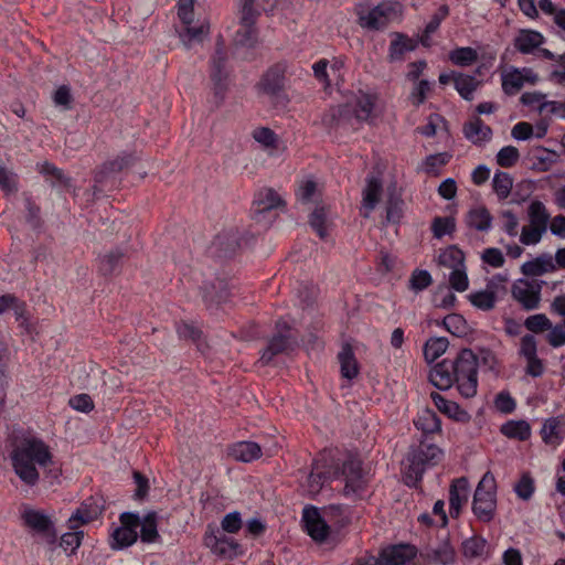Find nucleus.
Returning a JSON list of instances; mask_svg holds the SVG:
<instances>
[{
    "mask_svg": "<svg viewBox=\"0 0 565 565\" xmlns=\"http://www.w3.org/2000/svg\"><path fill=\"white\" fill-rule=\"evenodd\" d=\"M501 433L509 438L526 440L531 436V427L525 420H510L502 425Z\"/></svg>",
    "mask_w": 565,
    "mask_h": 565,
    "instance_id": "44",
    "label": "nucleus"
},
{
    "mask_svg": "<svg viewBox=\"0 0 565 565\" xmlns=\"http://www.w3.org/2000/svg\"><path fill=\"white\" fill-rule=\"evenodd\" d=\"M284 205V200L274 189H263L257 193L254 201V212L256 214H263Z\"/></svg>",
    "mask_w": 565,
    "mask_h": 565,
    "instance_id": "29",
    "label": "nucleus"
},
{
    "mask_svg": "<svg viewBox=\"0 0 565 565\" xmlns=\"http://www.w3.org/2000/svg\"><path fill=\"white\" fill-rule=\"evenodd\" d=\"M40 173L47 178H51L52 185H62L66 189L72 186V180L64 172L49 161H44L38 164Z\"/></svg>",
    "mask_w": 565,
    "mask_h": 565,
    "instance_id": "38",
    "label": "nucleus"
},
{
    "mask_svg": "<svg viewBox=\"0 0 565 565\" xmlns=\"http://www.w3.org/2000/svg\"><path fill=\"white\" fill-rule=\"evenodd\" d=\"M177 332L180 338L191 340L193 343H195L201 352H204L205 348L207 347L206 343L202 340V331L191 323L182 322L178 324Z\"/></svg>",
    "mask_w": 565,
    "mask_h": 565,
    "instance_id": "52",
    "label": "nucleus"
},
{
    "mask_svg": "<svg viewBox=\"0 0 565 565\" xmlns=\"http://www.w3.org/2000/svg\"><path fill=\"white\" fill-rule=\"evenodd\" d=\"M329 466V455L323 452L321 455V458L315 460L312 462V470L310 475L307 478L305 490L308 493L309 497L317 495L324 482L333 477L331 470H327V467Z\"/></svg>",
    "mask_w": 565,
    "mask_h": 565,
    "instance_id": "16",
    "label": "nucleus"
},
{
    "mask_svg": "<svg viewBox=\"0 0 565 565\" xmlns=\"http://www.w3.org/2000/svg\"><path fill=\"white\" fill-rule=\"evenodd\" d=\"M338 360L342 377L353 380L359 375V364L350 344L345 343L342 345Z\"/></svg>",
    "mask_w": 565,
    "mask_h": 565,
    "instance_id": "31",
    "label": "nucleus"
},
{
    "mask_svg": "<svg viewBox=\"0 0 565 565\" xmlns=\"http://www.w3.org/2000/svg\"><path fill=\"white\" fill-rule=\"evenodd\" d=\"M286 71L287 65L282 62L270 66L257 83L258 90L270 98H280L285 90Z\"/></svg>",
    "mask_w": 565,
    "mask_h": 565,
    "instance_id": "12",
    "label": "nucleus"
},
{
    "mask_svg": "<svg viewBox=\"0 0 565 565\" xmlns=\"http://www.w3.org/2000/svg\"><path fill=\"white\" fill-rule=\"evenodd\" d=\"M401 12L402 6L398 2H382L367 12L359 11V23L369 30H380L397 19Z\"/></svg>",
    "mask_w": 565,
    "mask_h": 565,
    "instance_id": "7",
    "label": "nucleus"
},
{
    "mask_svg": "<svg viewBox=\"0 0 565 565\" xmlns=\"http://www.w3.org/2000/svg\"><path fill=\"white\" fill-rule=\"evenodd\" d=\"M309 223L313 231L320 238L324 239L328 236V220L324 207H316L310 215Z\"/></svg>",
    "mask_w": 565,
    "mask_h": 565,
    "instance_id": "54",
    "label": "nucleus"
},
{
    "mask_svg": "<svg viewBox=\"0 0 565 565\" xmlns=\"http://www.w3.org/2000/svg\"><path fill=\"white\" fill-rule=\"evenodd\" d=\"M231 456L242 462H250L260 458L262 447L255 441H239L231 448Z\"/></svg>",
    "mask_w": 565,
    "mask_h": 565,
    "instance_id": "32",
    "label": "nucleus"
},
{
    "mask_svg": "<svg viewBox=\"0 0 565 565\" xmlns=\"http://www.w3.org/2000/svg\"><path fill=\"white\" fill-rule=\"evenodd\" d=\"M157 513L149 512L147 513L142 520H140V540L143 543H153L158 541L159 533L157 530Z\"/></svg>",
    "mask_w": 565,
    "mask_h": 565,
    "instance_id": "42",
    "label": "nucleus"
},
{
    "mask_svg": "<svg viewBox=\"0 0 565 565\" xmlns=\"http://www.w3.org/2000/svg\"><path fill=\"white\" fill-rule=\"evenodd\" d=\"M544 36L534 30L522 29L513 40L515 50L522 54H533L543 43Z\"/></svg>",
    "mask_w": 565,
    "mask_h": 565,
    "instance_id": "24",
    "label": "nucleus"
},
{
    "mask_svg": "<svg viewBox=\"0 0 565 565\" xmlns=\"http://www.w3.org/2000/svg\"><path fill=\"white\" fill-rule=\"evenodd\" d=\"M495 479L491 472H486L479 481L473 495L472 511L482 522H490L495 512Z\"/></svg>",
    "mask_w": 565,
    "mask_h": 565,
    "instance_id": "4",
    "label": "nucleus"
},
{
    "mask_svg": "<svg viewBox=\"0 0 565 565\" xmlns=\"http://www.w3.org/2000/svg\"><path fill=\"white\" fill-rule=\"evenodd\" d=\"M443 458V450L434 444L422 440L412 448L406 458L404 480L409 487H415L423 478L427 467L437 465Z\"/></svg>",
    "mask_w": 565,
    "mask_h": 565,
    "instance_id": "3",
    "label": "nucleus"
},
{
    "mask_svg": "<svg viewBox=\"0 0 565 565\" xmlns=\"http://www.w3.org/2000/svg\"><path fill=\"white\" fill-rule=\"evenodd\" d=\"M433 282L431 275L424 269H415L409 278L408 287L415 292L423 291Z\"/></svg>",
    "mask_w": 565,
    "mask_h": 565,
    "instance_id": "58",
    "label": "nucleus"
},
{
    "mask_svg": "<svg viewBox=\"0 0 565 565\" xmlns=\"http://www.w3.org/2000/svg\"><path fill=\"white\" fill-rule=\"evenodd\" d=\"M0 189L6 195L15 194L19 191L18 174L9 169L2 160H0Z\"/></svg>",
    "mask_w": 565,
    "mask_h": 565,
    "instance_id": "46",
    "label": "nucleus"
},
{
    "mask_svg": "<svg viewBox=\"0 0 565 565\" xmlns=\"http://www.w3.org/2000/svg\"><path fill=\"white\" fill-rule=\"evenodd\" d=\"M461 552L468 559L486 558L488 556L487 540L479 535L466 539L461 544Z\"/></svg>",
    "mask_w": 565,
    "mask_h": 565,
    "instance_id": "33",
    "label": "nucleus"
},
{
    "mask_svg": "<svg viewBox=\"0 0 565 565\" xmlns=\"http://www.w3.org/2000/svg\"><path fill=\"white\" fill-rule=\"evenodd\" d=\"M121 525L114 530L110 536V547L120 550L132 545L137 539V529L140 524V518L137 513L124 512L120 514Z\"/></svg>",
    "mask_w": 565,
    "mask_h": 565,
    "instance_id": "11",
    "label": "nucleus"
},
{
    "mask_svg": "<svg viewBox=\"0 0 565 565\" xmlns=\"http://www.w3.org/2000/svg\"><path fill=\"white\" fill-rule=\"evenodd\" d=\"M554 326L552 332L546 334V341L552 348H559L565 345V317Z\"/></svg>",
    "mask_w": 565,
    "mask_h": 565,
    "instance_id": "64",
    "label": "nucleus"
},
{
    "mask_svg": "<svg viewBox=\"0 0 565 565\" xmlns=\"http://www.w3.org/2000/svg\"><path fill=\"white\" fill-rule=\"evenodd\" d=\"M24 302L20 301L14 295L7 294L0 296V315L6 312L8 309H13L17 319H20L24 312Z\"/></svg>",
    "mask_w": 565,
    "mask_h": 565,
    "instance_id": "62",
    "label": "nucleus"
},
{
    "mask_svg": "<svg viewBox=\"0 0 565 565\" xmlns=\"http://www.w3.org/2000/svg\"><path fill=\"white\" fill-rule=\"evenodd\" d=\"M366 184L362 192V207L366 211L363 216L369 217L375 209L383 191L382 179L379 174H370L366 178Z\"/></svg>",
    "mask_w": 565,
    "mask_h": 565,
    "instance_id": "21",
    "label": "nucleus"
},
{
    "mask_svg": "<svg viewBox=\"0 0 565 565\" xmlns=\"http://www.w3.org/2000/svg\"><path fill=\"white\" fill-rule=\"evenodd\" d=\"M376 96L361 93L352 107L353 120L356 122L369 121L374 114Z\"/></svg>",
    "mask_w": 565,
    "mask_h": 565,
    "instance_id": "30",
    "label": "nucleus"
},
{
    "mask_svg": "<svg viewBox=\"0 0 565 565\" xmlns=\"http://www.w3.org/2000/svg\"><path fill=\"white\" fill-rule=\"evenodd\" d=\"M492 215L486 206H476L468 211L465 223L478 232H488L492 226Z\"/></svg>",
    "mask_w": 565,
    "mask_h": 565,
    "instance_id": "28",
    "label": "nucleus"
},
{
    "mask_svg": "<svg viewBox=\"0 0 565 565\" xmlns=\"http://www.w3.org/2000/svg\"><path fill=\"white\" fill-rule=\"evenodd\" d=\"M131 154L118 156L116 159L108 161L95 174V182L102 183L110 173H117L128 167L132 162Z\"/></svg>",
    "mask_w": 565,
    "mask_h": 565,
    "instance_id": "36",
    "label": "nucleus"
},
{
    "mask_svg": "<svg viewBox=\"0 0 565 565\" xmlns=\"http://www.w3.org/2000/svg\"><path fill=\"white\" fill-rule=\"evenodd\" d=\"M456 230V221L454 217L436 216L431 222V232L434 237L441 238L445 235H450Z\"/></svg>",
    "mask_w": 565,
    "mask_h": 565,
    "instance_id": "56",
    "label": "nucleus"
},
{
    "mask_svg": "<svg viewBox=\"0 0 565 565\" xmlns=\"http://www.w3.org/2000/svg\"><path fill=\"white\" fill-rule=\"evenodd\" d=\"M447 338H430L424 345V356L427 362L431 363L441 356L448 348Z\"/></svg>",
    "mask_w": 565,
    "mask_h": 565,
    "instance_id": "48",
    "label": "nucleus"
},
{
    "mask_svg": "<svg viewBox=\"0 0 565 565\" xmlns=\"http://www.w3.org/2000/svg\"><path fill=\"white\" fill-rule=\"evenodd\" d=\"M256 0H239V28L235 33L236 45L253 47L257 42L256 21L259 12L254 8Z\"/></svg>",
    "mask_w": 565,
    "mask_h": 565,
    "instance_id": "5",
    "label": "nucleus"
},
{
    "mask_svg": "<svg viewBox=\"0 0 565 565\" xmlns=\"http://www.w3.org/2000/svg\"><path fill=\"white\" fill-rule=\"evenodd\" d=\"M213 244L224 256L233 254L238 247L237 233L234 231L223 232L215 237Z\"/></svg>",
    "mask_w": 565,
    "mask_h": 565,
    "instance_id": "50",
    "label": "nucleus"
},
{
    "mask_svg": "<svg viewBox=\"0 0 565 565\" xmlns=\"http://www.w3.org/2000/svg\"><path fill=\"white\" fill-rule=\"evenodd\" d=\"M444 327L454 335L462 337L468 331V324L465 318L458 313H451L444 318Z\"/></svg>",
    "mask_w": 565,
    "mask_h": 565,
    "instance_id": "55",
    "label": "nucleus"
},
{
    "mask_svg": "<svg viewBox=\"0 0 565 565\" xmlns=\"http://www.w3.org/2000/svg\"><path fill=\"white\" fill-rule=\"evenodd\" d=\"M529 224L547 230L551 218L545 205L541 201H532L527 207Z\"/></svg>",
    "mask_w": 565,
    "mask_h": 565,
    "instance_id": "41",
    "label": "nucleus"
},
{
    "mask_svg": "<svg viewBox=\"0 0 565 565\" xmlns=\"http://www.w3.org/2000/svg\"><path fill=\"white\" fill-rule=\"evenodd\" d=\"M468 298L472 306L483 311L493 309L497 301L495 292L489 287L484 290L471 292Z\"/></svg>",
    "mask_w": 565,
    "mask_h": 565,
    "instance_id": "47",
    "label": "nucleus"
},
{
    "mask_svg": "<svg viewBox=\"0 0 565 565\" xmlns=\"http://www.w3.org/2000/svg\"><path fill=\"white\" fill-rule=\"evenodd\" d=\"M546 231L547 230L531 224L523 226L520 234V242L526 246L536 245L541 242Z\"/></svg>",
    "mask_w": 565,
    "mask_h": 565,
    "instance_id": "59",
    "label": "nucleus"
},
{
    "mask_svg": "<svg viewBox=\"0 0 565 565\" xmlns=\"http://www.w3.org/2000/svg\"><path fill=\"white\" fill-rule=\"evenodd\" d=\"M455 88L459 95L466 100L473 99V93L477 89L479 82L475 76L455 73Z\"/></svg>",
    "mask_w": 565,
    "mask_h": 565,
    "instance_id": "40",
    "label": "nucleus"
},
{
    "mask_svg": "<svg viewBox=\"0 0 565 565\" xmlns=\"http://www.w3.org/2000/svg\"><path fill=\"white\" fill-rule=\"evenodd\" d=\"M430 398L434 402V405L438 408L439 412L447 415L449 418H452L460 423H467L470 419V415L468 412L462 409L456 402L446 399L443 395L437 392H433L430 394Z\"/></svg>",
    "mask_w": 565,
    "mask_h": 565,
    "instance_id": "27",
    "label": "nucleus"
},
{
    "mask_svg": "<svg viewBox=\"0 0 565 565\" xmlns=\"http://www.w3.org/2000/svg\"><path fill=\"white\" fill-rule=\"evenodd\" d=\"M277 332L269 339L267 347L263 350L259 362L267 365L278 354L292 350L296 339L290 334V327L284 320L276 323Z\"/></svg>",
    "mask_w": 565,
    "mask_h": 565,
    "instance_id": "9",
    "label": "nucleus"
},
{
    "mask_svg": "<svg viewBox=\"0 0 565 565\" xmlns=\"http://www.w3.org/2000/svg\"><path fill=\"white\" fill-rule=\"evenodd\" d=\"M203 540L204 545L221 558L232 559L238 555V543L211 526L207 527Z\"/></svg>",
    "mask_w": 565,
    "mask_h": 565,
    "instance_id": "15",
    "label": "nucleus"
},
{
    "mask_svg": "<svg viewBox=\"0 0 565 565\" xmlns=\"http://www.w3.org/2000/svg\"><path fill=\"white\" fill-rule=\"evenodd\" d=\"M226 60L227 56L224 51L223 43L222 41H217L215 53L211 60V81L217 105L224 100L228 86V73L225 68Z\"/></svg>",
    "mask_w": 565,
    "mask_h": 565,
    "instance_id": "10",
    "label": "nucleus"
},
{
    "mask_svg": "<svg viewBox=\"0 0 565 565\" xmlns=\"http://www.w3.org/2000/svg\"><path fill=\"white\" fill-rule=\"evenodd\" d=\"M520 158V152L514 146H505L497 153V163L503 168L513 167Z\"/></svg>",
    "mask_w": 565,
    "mask_h": 565,
    "instance_id": "60",
    "label": "nucleus"
},
{
    "mask_svg": "<svg viewBox=\"0 0 565 565\" xmlns=\"http://www.w3.org/2000/svg\"><path fill=\"white\" fill-rule=\"evenodd\" d=\"M414 425L418 430H422L424 435L439 433L441 429L438 415L429 408H424L417 414V417L414 419Z\"/></svg>",
    "mask_w": 565,
    "mask_h": 565,
    "instance_id": "34",
    "label": "nucleus"
},
{
    "mask_svg": "<svg viewBox=\"0 0 565 565\" xmlns=\"http://www.w3.org/2000/svg\"><path fill=\"white\" fill-rule=\"evenodd\" d=\"M203 299L210 303H218L226 299L227 290L223 280L215 282H206L202 287Z\"/></svg>",
    "mask_w": 565,
    "mask_h": 565,
    "instance_id": "49",
    "label": "nucleus"
},
{
    "mask_svg": "<svg viewBox=\"0 0 565 565\" xmlns=\"http://www.w3.org/2000/svg\"><path fill=\"white\" fill-rule=\"evenodd\" d=\"M449 284L456 291L462 292L468 289L469 280L466 273V266L452 269L449 275Z\"/></svg>",
    "mask_w": 565,
    "mask_h": 565,
    "instance_id": "63",
    "label": "nucleus"
},
{
    "mask_svg": "<svg viewBox=\"0 0 565 565\" xmlns=\"http://www.w3.org/2000/svg\"><path fill=\"white\" fill-rule=\"evenodd\" d=\"M210 33V24L202 22L198 26L185 25V29L179 33L180 40L183 45L189 50L196 43H202L204 38Z\"/></svg>",
    "mask_w": 565,
    "mask_h": 565,
    "instance_id": "35",
    "label": "nucleus"
},
{
    "mask_svg": "<svg viewBox=\"0 0 565 565\" xmlns=\"http://www.w3.org/2000/svg\"><path fill=\"white\" fill-rule=\"evenodd\" d=\"M322 124L330 129H338L344 127H353L354 120L352 115V106L338 105L331 107L323 116Z\"/></svg>",
    "mask_w": 565,
    "mask_h": 565,
    "instance_id": "20",
    "label": "nucleus"
},
{
    "mask_svg": "<svg viewBox=\"0 0 565 565\" xmlns=\"http://www.w3.org/2000/svg\"><path fill=\"white\" fill-rule=\"evenodd\" d=\"M554 326L545 313L532 315L524 320V327L532 333L552 332Z\"/></svg>",
    "mask_w": 565,
    "mask_h": 565,
    "instance_id": "53",
    "label": "nucleus"
},
{
    "mask_svg": "<svg viewBox=\"0 0 565 565\" xmlns=\"http://www.w3.org/2000/svg\"><path fill=\"white\" fill-rule=\"evenodd\" d=\"M513 179L508 172L497 171L492 179V188L499 199H507L512 190Z\"/></svg>",
    "mask_w": 565,
    "mask_h": 565,
    "instance_id": "51",
    "label": "nucleus"
},
{
    "mask_svg": "<svg viewBox=\"0 0 565 565\" xmlns=\"http://www.w3.org/2000/svg\"><path fill=\"white\" fill-rule=\"evenodd\" d=\"M521 273L526 277H539L556 270V264L553 256L543 253L535 258L523 263L520 267Z\"/></svg>",
    "mask_w": 565,
    "mask_h": 565,
    "instance_id": "22",
    "label": "nucleus"
},
{
    "mask_svg": "<svg viewBox=\"0 0 565 565\" xmlns=\"http://www.w3.org/2000/svg\"><path fill=\"white\" fill-rule=\"evenodd\" d=\"M302 521L308 535L317 541L323 542L329 535V525L321 518L317 508H305L302 512Z\"/></svg>",
    "mask_w": 565,
    "mask_h": 565,
    "instance_id": "17",
    "label": "nucleus"
},
{
    "mask_svg": "<svg viewBox=\"0 0 565 565\" xmlns=\"http://www.w3.org/2000/svg\"><path fill=\"white\" fill-rule=\"evenodd\" d=\"M422 556L430 564L452 565L456 561V551L448 540H444L435 547H427Z\"/></svg>",
    "mask_w": 565,
    "mask_h": 565,
    "instance_id": "23",
    "label": "nucleus"
},
{
    "mask_svg": "<svg viewBox=\"0 0 565 565\" xmlns=\"http://www.w3.org/2000/svg\"><path fill=\"white\" fill-rule=\"evenodd\" d=\"M559 422L556 418H548L541 429L542 438L546 444H556L559 441Z\"/></svg>",
    "mask_w": 565,
    "mask_h": 565,
    "instance_id": "61",
    "label": "nucleus"
},
{
    "mask_svg": "<svg viewBox=\"0 0 565 565\" xmlns=\"http://www.w3.org/2000/svg\"><path fill=\"white\" fill-rule=\"evenodd\" d=\"M102 514V507L92 498L85 500L68 519V527L76 530L81 525L96 520Z\"/></svg>",
    "mask_w": 565,
    "mask_h": 565,
    "instance_id": "19",
    "label": "nucleus"
},
{
    "mask_svg": "<svg viewBox=\"0 0 565 565\" xmlns=\"http://www.w3.org/2000/svg\"><path fill=\"white\" fill-rule=\"evenodd\" d=\"M12 468L19 479L34 487L40 480L38 467L45 468L52 462L49 446L39 438H25L10 454Z\"/></svg>",
    "mask_w": 565,
    "mask_h": 565,
    "instance_id": "2",
    "label": "nucleus"
},
{
    "mask_svg": "<svg viewBox=\"0 0 565 565\" xmlns=\"http://www.w3.org/2000/svg\"><path fill=\"white\" fill-rule=\"evenodd\" d=\"M448 57L452 64L466 67L477 62L478 52L470 46H461L450 51Z\"/></svg>",
    "mask_w": 565,
    "mask_h": 565,
    "instance_id": "45",
    "label": "nucleus"
},
{
    "mask_svg": "<svg viewBox=\"0 0 565 565\" xmlns=\"http://www.w3.org/2000/svg\"><path fill=\"white\" fill-rule=\"evenodd\" d=\"M334 478L343 477L344 479V493L356 494L365 488L366 480L362 470V462L360 459L349 456L340 466H337L332 471Z\"/></svg>",
    "mask_w": 565,
    "mask_h": 565,
    "instance_id": "8",
    "label": "nucleus"
},
{
    "mask_svg": "<svg viewBox=\"0 0 565 565\" xmlns=\"http://www.w3.org/2000/svg\"><path fill=\"white\" fill-rule=\"evenodd\" d=\"M22 520L28 527L43 535L51 546V552L54 553L57 533L50 516L39 510L25 509L22 513Z\"/></svg>",
    "mask_w": 565,
    "mask_h": 565,
    "instance_id": "13",
    "label": "nucleus"
},
{
    "mask_svg": "<svg viewBox=\"0 0 565 565\" xmlns=\"http://www.w3.org/2000/svg\"><path fill=\"white\" fill-rule=\"evenodd\" d=\"M415 556V548L411 545H395L384 548L380 553L383 565H405Z\"/></svg>",
    "mask_w": 565,
    "mask_h": 565,
    "instance_id": "26",
    "label": "nucleus"
},
{
    "mask_svg": "<svg viewBox=\"0 0 565 565\" xmlns=\"http://www.w3.org/2000/svg\"><path fill=\"white\" fill-rule=\"evenodd\" d=\"M539 82V75L530 67H510L501 74L502 90L508 96L516 95L524 84L534 85Z\"/></svg>",
    "mask_w": 565,
    "mask_h": 565,
    "instance_id": "14",
    "label": "nucleus"
},
{
    "mask_svg": "<svg viewBox=\"0 0 565 565\" xmlns=\"http://www.w3.org/2000/svg\"><path fill=\"white\" fill-rule=\"evenodd\" d=\"M404 201L395 191V188H388L386 201V222L396 224L403 217Z\"/></svg>",
    "mask_w": 565,
    "mask_h": 565,
    "instance_id": "37",
    "label": "nucleus"
},
{
    "mask_svg": "<svg viewBox=\"0 0 565 565\" xmlns=\"http://www.w3.org/2000/svg\"><path fill=\"white\" fill-rule=\"evenodd\" d=\"M415 49L416 43L412 39L401 33H396L395 39L390 45V58L392 61L402 60L406 52L414 51Z\"/></svg>",
    "mask_w": 565,
    "mask_h": 565,
    "instance_id": "43",
    "label": "nucleus"
},
{
    "mask_svg": "<svg viewBox=\"0 0 565 565\" xmlns=\"http://www.w3.org/2000/svg\"><path fill=\"white\" fill-rule=\"evenodd\" d=\"M438 264L449 269H456L465 266V254L457 246H449L438 256Z\"/></svg>",
    "mask_w": 565,
    "mask_h": 565,
    "instance_id": "39",
    "label": "nucleus"
},
{
    "mask_svg": "<svg viewBox=\"0 0 565 565\" xmlns=\"http://www.w3.org/2000/svg\"><path fill=\"white\" fill-rule=\"evenodd\" d=\"M469 494V483L466 478H459L452 481L449 489V512L452 518H457L461 507L467 502Z\"/></svg>",
    "mask_w": 565,
    "mask_h": 565,
    "instance_id": "25",
    "label": "nucleus"
},
{
    "mask_svg": "<svg viewBox=\"0 0 565 565\" xmlns=\"http://www.w3.org/2000/svg\"><path fill=\"white\" fill-rule=\"evenodd\" d=\"M544 284V280L519 278L511 286V297L524 311H534L541 306Z\"/></svg>",
    "mask_w": 565,
    "mask_h": 565,
    "instance_id": "6",
    "label": "nucleus"
},
{
    "mask_svg": "<svg viewBox=\"0 0 565 565\" xmlns=\"http://www.w3.org/2000/svg\"><path fill=\"white\" fill-rule=\"evenodd\" d=\"M462 134L468 141L478 147L484 146L492 138V129L479 117H473L465 122Z\"/></svg>",
    "mask_w": 565,
    "mask_h": 565,
    "instance_id": "18",
    "label": "nucleus"
},
{
    "mask_svg": "<svg viewBox=\"0 0 565 565\" xmlns=\"http://www.w3.org/2000/svg\"><path fill=\"white\" fill-rule=\"evenodd\" d=\"M124 253L120 249H115L104 255L99 262V270L103 275H111L120 264Z\"/></svg>",
    "mask_w": 565,
    "mask_h": 565,
    "instance_id": "57",
    "label": "nucleus"
},
{
    "mask_svg": "<svg viewBox=\"0 0 565 565\" xmlns=\"http://www.w3.org/2000/svg\"><path fill=\"white\" fill-rule=\"evenodd\" d=\"M430 383L446 391L456 384L465 398H471L478 388V360L471 349H462L454 360H443L429 373Z\"/></svg>",
    "mask_w": 565,
    "mask_h": 565,
    "instance_id": "1",
    "label": "nucleus"
}]
</instances>
